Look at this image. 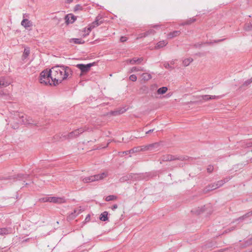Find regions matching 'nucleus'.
Returning a JSON list of instances; mask_svg holds the SVG:
<instances>
[{"label":"nucleus","mask_w":252,"mask_h":252,"mask_svg":"<svg viewBox=\"0 0 252 252\" xmlns=\"http://www.w3.org/2000/svg\"><path fill=\"white\" fill-rule=\"evenodd\" d=\"M51 74V83L56 86L61 83L71 74V69L67 66H55L50 69Z\"/></svg>","instance_id":"f257e3e1"},{"label":"nucleus","mask_w":252,"mask_h":252,"mask_svg":"<svg viewBox=\"0 0 252 252\" xmlns=\"http://www.w3.org/2000/svg\"><path fill=\"white\" fill-rule=\"evenodd\" d=\"M39 81L41 84L52 85L50 70H44L42 71L40 74Z\"/></svg>","instance_id":"f03ea898"},{"label":"nucleus","mask_w":252,"mask_h":252,"mask_svg":"<svg viewBox=\"0 0 252 252\" xmlns=\"http://www.w3.org/2000/svg\"><path fill=\"white\" fill-rule=\"evenodd\" d=\"M16 120L22 124L24 125H33L34 121L30 117H28L22 113L17 112L15 115Z\"/></svg>","instance_id":"7ed1b4c3"},{"label":"nucleus","mask_w":252,"mask_h":252,"mask_svg":"<svg viewBox=\"0 0 252 252\" xmlns=\"http://www.w3.org/2000/svg\"><path fill=\"white\" fill-rule=\"evenodd\" d=\"M107 174L106 173L103 172L100 174H96L87 177H82L81 178V180L84 183H88L102 180L103 179L107 177Z\"/></svg>","instance_id":"20e7f679"},{"label":"nucleus","mask_w":252,"mask_h":252,"mask_svg":"<svg viewBox=\"0 0 252 252\" xmlns=\"http://www.w3.org/2000/svg\"><path fill=\"white\" fill-rule=\"evenodd\" d=\"M230 177H226L223 180H220L216 183L209 185L207 187V190H213L222 186L225 183L230 180Z\"/></svg>","instance_id":"39448f33"},{"label":"nucleus","mask_w":252,"mask_h":252,"mask_svg":"<svg viewBox=\"0 0 252 252\" xmlns=\"http://www.w3.org/2000/svg\"><path fill=\"white\" fill-rule=\"evenodd\" d=\"M184 158L182 157H177V156L166 154L162 156L159 159L160 163H162L164 161H171L175 160H184Z\"/></svg>","instance_id":"423d86ee"},{"label":"nucleus","mask_w":252,"mask_h":252,"mask_svg":"<svg viewBox=\"0 0 252 252\" xmlns=\"http://www.w3.org/2000/svg\"><path fill=\"white\" fill-rule=\"evenodd\" d=\"M94 63H90L87 64H77L76 67L79 68L82 73H85L89 71L90 68L94 64Z\"/></svg>","instance_id":"0eeeda50"},{"label":"nucleus","mask_w":252,"mask_h":252,"mask_svg":"<svg viewBox=\"0 0 252 252\" xmlns=\"http://www.w3.org/2000/svg\"><path fill=\"white\" fill-rule=\"evenodd\" d=\"M85 129L82 127L77 129L73 131L67 133L68 137L71 139L75 138L78 136L80 134L85 131Z\"/></svg>","instance_id":"6e6552de"},{"label":"nucleus","mask_w":252,"mask_h":252,"mask_svg":"<svg viewBox=\"0 0 252 252\" xmlns=\"http://www.w3.org/2000/svg\"><path fill=\"white\" fill-rule=\"evenodd\" d=\"M103 23L102 20V17L100 15H98L94 22H93L89 27L88 30L91 31L94 28L98 26Z\"/></svg>","instance_id":"1a4fd4ad"},{"label":"nucleus","mask_w":252,"mask_h":252,"mask_svg":"<svg viewBox=\"0 0 252 252\" xmlns=\"http://www.w3.org/2000/svg\"><path fill=\"white\" fill-rule=\"evenodd\" d=\"M50 202L55 203L62 204L66 202L64 197H50Z\"/></svg>","instance_id":"9d476101"},{"label":"nucleus","mask_w":252,"mask_h":252,"mask_svg":"<svg viewBox=\"0 0 252 252\" xmlns=\"http://www.w3.org/2000/svg\"><path fill=\"white\" fill-rule=\"evenodd\" d=\"M11 83V81L8 78L1 77H0V86L6 87L9 86Z\"/></svg>","instance_id":"9b49d317"},{"label":"nucleus","mask_w":252,"mask_h":252,"mask_svg":"<svg viewBox=\"0 0 252 252\" xmlns=\"http://www.w3.org/2000/svg\"><path fill=\"white\" fill-rule=\"evenodd\" d=\"M65 23L67 24L73 23L76 20V17L72 14H67L65 16Z\"/></svg>","instance_id":"f8f14e48"},{"label":"nucleus","mask_w":252,"mask_h":252,"mask_svg":"<svg viewBox=\"0 0 252 252\" xmlns=\"http://www.w3.org/2000/svg\"><path fill=\"white\" fill-rule=\"evenodd\" d=\"M144 59L143 58H133L131 59H128L127 60V63H129L131 64H139L141 63V62L143 61Z\"/></svg>","instance_id":"ddd939ff"},{"label":"nucleus","mask_w":252,"mask_h":252,"mask_svg":"<svg viewBox=\"0 0 252 252\" xmlns=\"http://www.w3.org/2000/svg\"><path fill=\"white\" fill-rule=\"evenodd\" d=\"M80 208L81 207H80L79 208L74 209L73 212L69 215L68 218L69 219H73L75 218L77 215L81 212V209Z\"/></svg>","instance_id":"4468645a"},{"label":"nucleus","mask_w":252,"mask_h":252,"mask_svg":"<svg viewBox=\"0 0 252 252\" xmlns=\"http://www.w3.org/2000/svg\"><path fill=\"white\" fill-rule=\"evenodd\" d=\"M162 144L161 142H156L149 145L150 150L157 151L159 149V147Z\"/></svg>","instance_id":"2eb2a0df"},{"label":"nucleus","mask_w":252,"mask_h":252,"mask_svg":"<svg viewBox=\"0 0 252 252\" xmlns=\"http://www.w3.org/2000/svg\"><path fill=\"white\" fill-rule=\"evenodd\" d=\"M21 25L28 29L32 26V22L27 19H23L21 22Z\"/></svg>","instance_id":"dca6fc26"},{"label":"nucleus","mask_w":252,"mask_h":252,"mask_svg":"<svg viewBox=\"0 0 252 252\" xmlns=\"http://www.w3.org/2000/svg\"><path fill=\"white\" fill-rule=\"evenodd\" d=\"M12 230L10 227H4L0 228V235H4L11 233Z\"/></svg>","instance_id":"f3484780"},{"label":"nucleus","mask_w":252,"mask_h":252,"mask_svg":"<svg viewBox=\"0 0 252 252\" xmlns=\"http://www.w3.org/2000/svg\"><path fill=\"white\" fill-rule=\"evenodd\" d=\"M181 33L180 31H175L173 32H170L167 34V38L169 39H171L173 37H176L179 35Z\"/></svg>","instance_id":"a211bd4d"},{"label":"nucleus","mask_w":252,"mask_h":252,"mask_svg":"<svg viewBox=\"0 0 252 252\" xmlns=\"http://www.w3.org/2000/svg\"><path fill=\"white\" fill-rule=\"evenodd\" d=\"M146 174H131L129 175V178L138 179H142L145 178Z\"/></svg>","instance_id":"6ab92c4d"},{"label":"nucleus","mask_w":252,"mask_h":252,"mask_svg":"<svg viewBox=\"0 0 252 252\" xmlns=\"http://www.w3.org/2000/svg\"><path fill=\"white\" fill-rule=\"evenodd\" d=\"M70 43L82 44L85 43V41L80 38H71L69 40Z\"/></svg>","instance_id":"aec40b11"},{"label":"nucleus","mask_w":252,"mask_h":252,"mask_svg":"<svg viewBox=\"0 0 252 252\" xmlns=\"http://www.w3.org/2000/svg\"><path fill=\"white\" fill-rule=\"evenodd\" d=\"M196 19L195 17H192L190 18L189 19L187 20L186 21L183 22L181 25L184 26V25H189L191 24L192 23L195 22L196 21Z\"/></svg>","instance_id":"412c9836"},{"label":"nucleus","mask_w":252,"mask_h":252,"mask_svg":"<svg viewBox=\"0 0 252 252\" xmlns=\"http://www.w3.org/2000/svg\"><path fill=\"white\" fill-rule=\"evenodd\" d=\"M108 213L107 211L103 212L100 214L99 216V219L103 221L108 220Z\"/></svg>","instance_id":"4be33fe9"},{"label":"nucleus","mask_w":252,"mask_h":252,"mask_svg":"<svg viewBox=\"0 0 252 252\" xmlns=\"http://www.w3.org/2000/svg\"><path fill=\"white\" fill-rule=\"evenodd\" d=\"M145 71L144 68L143 67H142L140 66H139V67L133 66L130 68L129 72L131 73V72H138V71Z\"/></svg>","instance_id":"5701e85b"},{"label":"nucleus","mask_w":252,"mask_h":252,"mask_svg":"<svg viewBox=\"0 0 252 252\" xmlns=\"http://www.w3.org/2000/svg\"><path fill=\"white\" fill-rule=\"evenodd\" d=\"M168 42L166 40H162L157 43L156 48H159L166 46Z\"/></svg>","instance_id":"b1692460"},{"label":"nucleus","mask_w":252,"mask_h":252,"mask_svg":"<svg viewBox=\"0 0 252 252\" xmlns=\"http://www.w3.org/2000/svg\"><path fill=\"white\" fill-rule=\"evenodd\" d=\"M168 90L166 87H162L158 89L157 94H164Z\"/></svg>","instance_id":"393cba45"},{"label":"nucleus","mask_w":252,"mask_h":252,"mask_svg":"<svg viewBox=\"0 0 252 252\" xmlns=\"http://www.w3.org/2000/svg\"><path fill=\"white\" fill-rule=\"evenodd\" d=\"M193 59L191 58L185 59L183 61V64L184 66H188L192 62Z\"/></svg>","instance_id":"a878e982"},{"label":"nucleus","mask_w":252,"mask_h":252,"mask_svg":"<svg viewBox=\"0 0 252 252\" xmlns=\"http://www.w3.org/2000/svg\"><path fill=\"white\" fill-rule=\"evenodd\" d=\"M142 79L144 81H148L152 78V76L148 73H144L142 74Z\"/></svg>","instance_id":"bb28decb"},{"label":"nucleus","mask_w":252,"mask_h":252,"mask_svg":"<svg viewBox=\"0 0 252 252\" xmlns=\"http://www.w3.org/2000/svg\"><path fill=\"white\" fill-rule=\"evenodd\" d=\"M125 111H126V109H125V110L121 109V110H119L112 111L111 113L113 115L116 116V115H118L123 113L124 112H125Z\"/></svg>","instance_id":"cd10ccee"},{"label":"nucleus","mask_w":252,"mask_h":252,"mask_svg":"<svg viewBox=\"0 0 252 252\" xmlns=\"http://www.w3.org/2000/svg\"><path fill=\"white\" fill-rule=\"evenodd\" d=\"M117 198V197L116 196L114 195H110L107 196L106 197L105 200L106 201H110L111 200H116Z\"/></svg>","instance_id":"c85d7f7f"},{"label":"nucleus","mask_w":252,"mask_h":252,"mask_svg":"<svg viewBox=\"0 0 252 252\" xmlns=\"http://www.w3.org/2000/svg\"><path fill=\"white\" fill-rule=\"evenodd\" d=\"M30 53V48H25L24 49V51L23 56L24 57V58H26L29 55Z\"/></svg>","instance_id":"c756f323"},{"label":"nucleus","mask_w":252,"mask_h":252,"mask_svg":"<svg viewBox=\"0 0 252 252\" xmlns=\"http://www.w3.org/2000/svg\"><path fill=\"white\" fill-rule=\"evenodd\" d=\"M17 177L19 179V180H23L24 179L28 178L29 177V175L19 174L17 175Z\"/></svg>","instance_id":"7c9ffc66"},{"label":"nucleus","mask_w":252,"mask_h":252,"mask_svg":"<svg viewBox=\"0 0 252 252\" xmlns=\"http://www.w3.org/2000/svg\"><path fill=\"white\" fill-rule=\"evenodd\" d=\"M244 29L247 31L252 30V24L250 23L246 24Z\"/></svg>","instance_id":"2f4dec72"},{"label":"nucleus","mask_w":252,"mask_h":252,"mask_svg":"<svg viewBox=\"0 0 252 252\" xmlns=\"http://www.w3.org/2000/svg\"><path fill=\"white\" fill-rule=\"evenodd\" d=\"M39 201L41 202H50V197H45L41 198L39 199Z\"/></svg>","instance_id":"473e14b6"},{"label":"nucleus","mask_w":252,"mask_h":252,"mask_svg":"<svg viewBox=\"0 0 252 252\" xmlns=\"http://www.w3.org/2000/svg\"><path fill=\"white\" fill-rule=\"evenodd\" d=\"M60 139L62 140H69L70 139V138L68 137L67 134L65 133H62L61 134Z\"/></svg>","instance_id":"72a5a7b5"},{"label":"nucleus","mask_w":252,"mask_h":252,"mask_svg":"<svg viewBox=\"0 0 252 252\" xmlns=\"http://www.w3.org/2000/svg\"><path fill=\"white\" fill-rule=\"evenodd\" d=\"M141 151H146L150 150V147H149V145L140 146Z\"/></svg>","instance_id":"f704fd0d"},{"label":"nucleus","mask_w":252,"mask_h":252,"mask_svg":"<svg viewBox=\"0 0 252 252\" xmlns=\"http://www.w3.org/2000/svg\"><path fill=\"white\" fill-rule=\"evenodd\" d=\"M252 83V77L250 78V79H248V80L246 81L243 84V86H247L250 85L251 83Z\"/></svg>","instance_id":"c9c22d12"},{"label":"nucleus","mask_w":252,"mask_h":252,"mask_svg":"<svg viewBox=\"0 0 252 252\" xmlns=\"http://www.w3.org/2000/svg\"><path fill=\"white\" fill-rule=\"evenodd\" d=\"M201 97H202V99L204 100V101H208L210 100V95H203L201 96Z\"/></svg>","instance_id":"e433bc0d"},{"label":"nucleus","mask_w":252,"mask_h":252,"mask_svg":"<svg viewBox=\"0 0 252 252\" xmlns=\"http://www.w3.org/2000/svg\"><path fill=\"white\" fill-rule=\"evenodd\" d=\"M132 153H137L141 152L140 147H135L132 149Z\"/></svg>","instance_id":"4c0bfd02"},{"label":"nucleus","mask_w":252,"mask_h":252,"mask_svg":"<svg viewBox=\"0 0 252 252\" xmlns=\"http://www.w3.org/2000/svg\"><path fill=\"white\" fill-rule=\"evenodd\" d=\"M83 7L80 4H77L74 8V11L82 10Z\"/></svg>","instance_id":"58836bf2"},{"label":"nucleus","mask_w":252,"mask_h":252,"mask_svg":"<svg viewBox=\"0 0 252 252\" xmlns=\"http://www.w3.org/2000/svg\"><path fill=\"white\" fill-rule=\"evenodd\" d=\"M146 32L148 36L151 35V34L153 35L156 33V31L153 29H150Z\"/></svg>","instance_id":"ea45409f"},{"label":"nucleus","mask_w":252,"mask_h":252,"mask_svg":"<svg viewBox=\"0 0 252 252\" xmlns=\"http://www.w3.org/2000/svg\"><path fill=\"white\" fill-rule=\"evenodd\" d=\"M213 170H214V167L213 165H209L208 166L207 170L208 173H210L212 172Z\"/></svg>","instance_id":"a19ab883"},{"label":"nucleus","mask_w":252,"mask_h":252,"mask_svg":"<svg viewBox=\"0 0 252 252\" xmlns=\"http://www.w3.org/2000/svg\"><path fill=\"white\" fill-rule=\"evenodd\" d=\"M129 80H130L132 81L135 82L137 80V77L135 75L132 74L129 77Z\"/></svg>","instance_id":"79ce46f5"},{"label":"nucleus","mask_w":252,"mask_h":252,"mask_svg":"<svg viewBox=\"0 0 252 252\" xmlns=\"http://www.w3.org/2000/svg\"><path fill=\"white\" fill-rule=\"evenodd\" d=\"M147 36L148 35H147L146 32H143V33H140V34H139V35L137 38L138 39V38H141L142 37H145Z\"/></svg>","instance_id":"37998d69"},{"label":"nucleus","mask_w":252,"mask_h":252,"mask_svg":"<svg viewBox=\"0 0 252 252\" xmlns=\"http://www.w3.org/2000/svg\"><path fill=\"white\" fill-rule=\"evenodd\" d=\"M164 66L166 68L173 69V68L170 65V64L168 63H164Z\"/></svg>","instance_id":"c03bdc74"},{"label":"nucleus","mask_w":252,"mask_h":252,"mask_svg":"<svg viewBox=\"0 0 252 252\" xmlns=\"http://www.w3.org/2000/svg\"><path fill=\"white\" fill-rule=\"evenodd\" d=\"M127 40V38L126 36H121L120 38V41L121 42H124L126 41Z\"/></svg>","instance_id":"a18cd8bd"},{"label":"nucleus","mask_w":252,"mask_h":252,"mask_svg":"<svg viewBox=\"0 0 252 252\" xmlns=\"http://www.w3.org/2000/svg\"><path fill=\"white\" fill-rule=\"evenodd\" d=\"M252 215V211L247 213L246 214H245L244 216H243V218H247V217H250Z\"/></svg>","instance_id":"49530a36"},{"label":"nucleus","mask_w":252,"mask_h":252,"mask_svg":"<svg viewBox=\"0 0 252 252\" xmlns=\"http://www.w3.org/2000/svg\"><path fill=\"white\" fill-rule=\"evenodd\" d=\"M220 98V97L219 95H210V99H218Z\"/></svg>","instance_id":"de8ad7c7"},{"label":"nucleus","mask_w":252,"mask_h":252,"mask_svg":"<svg viewBox=\"0 0 252 252\" xmlns=\"http://www.w3.org/2000/svg\"><path fill=\"white\" fill-rule=\"evenodd\" d=\"M91 31H89L88 30V28H87V30L86 29H85V32H87V33L86 34H83V37H85L86 36H87V35H88L90 33V32H91Z\"/></svg>","instance_id":"09e8293b"},{"label":"nucleus","mask_w":252,"mask_h":252,"mask_svg":"<svg viewBox=\"0 0 252 252\" xmlns=\"http://www.w3.org/2000/svg\"><path fill=\"white\" fill-rule=\"evenodd\" d=\"M31 240H32V238H28L27 239H26L25 240H23V241H22V243H25V242H30L31 241Z\"/></svg>","instance_id":"8fccbe9b"},{"label":"nucleus","mask_w":252,"mask_h":252,"mask_svg":"<svg viewBox=\"0 0 252 252\" xmlns=\"http://www.w3.org/2000/svg\"><path fill=\"white\" fill-rule=\"evenodd\" d=\"M151 27L152 28H156V29H157V28H158L159 27H160V25H158V24H156V25H151Z\"/></svg>","instance_id":"3c124183"},{"label":"nucleus","mask_w":252,"mask_h":252,"mask_svg":"<svg viewBox=\"0 0 252 252\" xmlns=\"http://www.w3.org/2000/svg\"><path fill=\"white\" fill-rule=\"evenodd\" d=\"M118 208V205L117 204H114L113 205L112 207H111V209L112 210H115L116 209H117Z\"/></svg>","instance_id":"603ef678"},{"label":"nucleus","mask_w":252,"mask_h":252,"mask_svg":"<svg viewBox=\"0 0 252 252\" xmlns=\"http://www.w3.org/2000/svg\"><path fill=\"white\" fill-rule=\"evenodd\" d=\"M154 129H150V130H148V131H147V132H146V134L150 133H151V132H152L154 131Z\"/></svg>","instance_id":"864d4df0"},{"label":"nucleus","mask_w":252,"mask_h":252,"mask_svg":"<svg viewBox=\"0 0 252 252\" xmlns=\"http://www.w3.org/2000/svg\"><path fill=\"white\" fill-rule=\"evenodd\" d=\"M5 95V94L2 91H0V96Z\"/></svg>","instance_id":"5fc2aeb1"},{"label":"nucleus","mask_w":252,"mask_h":252,"mask_svg":"<svg viewBox=\"0 0 252 252\" xmlns=\"http://www.w3.org/2000/svg\"><path fill=\"white\" fill-rule=\"evenodd\" d=\"M28 14H27L26 13H25L23 14V19H26V17H28Z\"/></svg>","instance_id":"6e6d98bb"},{"label":"nucleus","mask_w":252,"mask_h":252,"mask_svg":"<svg viewBox=\"0 0 252 252\" xmlns=\"http://www.w3.org/2000/svg\"><path fill=\"white\" fill-rule=\"evenodd\" d=\"M124 178H125V177H123V178H121L120 180H121V182H123V181H124L125 180H126V179H124Z\"/></svg>","instance_id":"4d7b16f0"},{"label":"nucleus","mask_w":252,"mask_h":252,"mask_svg":"<svg viewBox=\"0 0 252 252\" xmlns=\"http://www.w3.org/2000/svg\"><path fill=\"white\" fill-rule=\"evenodd\" d=\"M73 1V0H67V3H71Z\"/></svg>","instance_id":"13d9d810"},{"label":"nucleus","mask_w":252,"mask_h":252,"mask_svg":"<svg viewBox=\"0 0 252 252\" xmlns=\"http://www.w3.org/2000/svg\"><path fill=\"white\" fill-rule=\"evenodd\" d=\"M129 153H132V149L130 150L129 151Z\"/></svg>","instance_id":"bf43d9fd"},{"label":"nucleus","mask_w":252,"mask_h":252,"mask_svg":"<svg viewBox=\"0 0 252 252\" xmlns=\"http://www.w3.org/2000/svg\"><path fill=\"white\" fill-rule=\"evenodd\" d=\"M13 128L15 129L16 128H17V126H12Z\"/></svg>","instance_id":"052dcab7"},{"label":"nucleus","mask_w":252,"mask_h":252,"mask_svg":"<svg viewBox=\"0 0 252 252\" xmlns=\"http://www.w3.org/2000/svg\"><path fill=\"white\" fill-rule=\"evenodd\" d=\"M203 211V210H201L198 213H200L201 212H202Z\"/></svg>","instance_id":"680f3d73"},{"label":"nucleus","mask_w":252,"mask_h":252,"mask_svg":"<svg viewBox=\"0 0 252 252\" xmlns=\"http://www.w3.org/2000/svg\"><path fill=\"white\" fill-rule=\"evenodd\" d=\"M171 63L173 64V63H174V62H173V61H172V62H171Z\"/></svg>","instance_id":"e2e57ef3"},{"label":"nucleus","mask_w":252,"mask_h":252,"mask_svg":"<svg viewBox=\"0 0 252 252\" xmlns=\"http://www.w3.org/2000/svg\"><path fill=\"white\" fill-rule=\"evenodd\" d=\"M250 161L252 162V158L250 159Z\"/></svg>","instance_id":"0e129e2a"},{"label":"nucleus","mask_w":252,"mask_h":252,"mask_svg":"<svg viewBox=\"0 0 252 252\" xmlns=\"http://www.w3.org/2000/svg\"><path fill=\"white\" fill-rule=\"evenodd\" d=\"M87 219H88V217L87 218H86V220H87Z\"/></svg>","instance_id":"69168bd1"},{"label":"nucleus","mask_w":252,"mask_h":252,"mask_svg":"<svg viewBox=\"0 0 252 252\" xmlns=\"http://www.w3.org/2000/svg\"><path fill=\"white\" fill-rule=\"evenodd\" d=\"M87 219H88V217L87 218H86V220H87Z\"/></svg>","instance_id":"338daca9"}]
</instances>
